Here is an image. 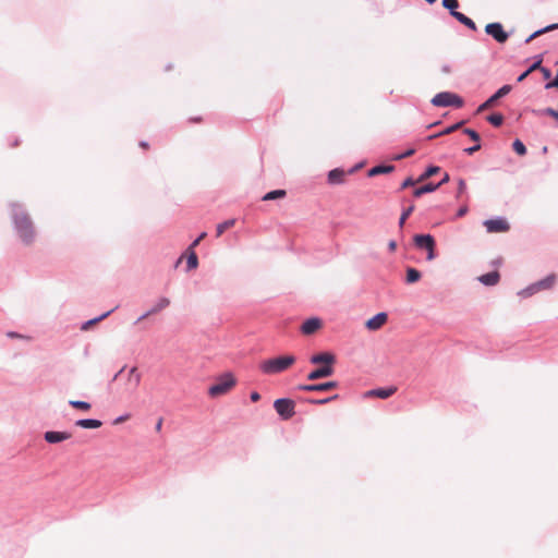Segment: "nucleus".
Segmentation results:
<instances>
[{
  "label": "nucleus",
  "instance_id": "obj_1",
  "mask_svg": "<svg viewBox=\"0 0 558 558\" xmlns=\"http://www.w3.org/2000/svg\"><path fill=\"white\" fill-rule=\"evenodd\" d=\"M296 359L294 355H281L263 361L259 369L266 375H277L289 369Z\"/></svg>",
  "mask_w": 558,
  "mask_h": 558
},
{
  "label": "nucleus",
  "instance_id": "obj_2",
  "mask_svg": "<svg viewBox=\"0 0 558 558\" xmlns=\"http://www.w3.org/2000/svg\"><path fill=\"white\" fill-rule=\"evenodd\" d=\"M14 223L21 240L25 244H31L35 238V230L29 217L24 213L14 215Z\"/></svg>",
  "mask_w": 558,
  "mask_h": 558
},
{
  "label": "nucleus",
  "instance_id": "obj_3",
  "mask_svg": "<svg viewBox=\"0 0 558 558\" xmlns=\"http://www.w3.org/2000/svg\"><path fill=\"white\" fill-rule=\"evenodd\" d=\"M236 384L235 377L231 373L221 375L216 384L210 386L208 393L210 397L216 398L229 392Z\"/></svg>",
  "mask_w": 558,
  "mask_h": 558
},
{
  "label": "nucleus",
  "instance_id": "obj_4",
  "mask_svg": "<svg viewBox=\"0 0 558 558\" xmlns=\"http://www.w3.org/2000/svg\"><path fill=\"white\" fill-rule=\"evenodd\" d=\"M413 241L417 248L425 250L427 252V260L432 262L436 258V242L430 234H416L414 235Z\"/></svg>",
  "mask_w": 558,
  "mask_h": 558
},
{
  "label": "nucleus",
  "instance_id": "obj_5",
  "mask_svg": "<svg viewBox=\"0 0 558 558\" xmlns=\"http://www.w3.org/2000/svg\"><path fill=\"white\" fill-rule=\"evenodd\" d=\"M432 104L436 107L453 106L460 108L463 106V99L457 94L442 92L433 97Z\"/></svg>",
  "mask_w": 558,
  "mask_h": 558
},
{
  "label": "nucleus",
  "instance_id": "obj_6",
  "mask_svg": "<svg viewBox=\"0 0 558 558\" xmlns=\"http://www.w3.org/2000/svg\"><path fill=\"white\" fill-rule=\"evenodd\" d=\"M274 408L283 420H289L295 414V402L292 399H277Z\"/></svg>",
  "mask_w": 558,
  "mask_h": 558
},
{
  "label": "nucleus",
  "instance_id": "obj_7",
  "mask_svg": "<svg viewBox=\"0 0 558 558\" xmlns=\"http://www.w3.org/2000/svg\"><path fill=\"white\" fill-rule=\"evenodd\" d=\"M485 32L490 35L498 43L504 44L508 40V33L505 32L500 23H489L485 26Z\"/></svg>",
  "mask_w": 558,
  "mask_h": 558
},
{
  "label": "nucleus",
  "instance_id": "obj_8",
  "mask_svg": "<svg viewBox=\"0 0 558 558\" xmlns=\"http://www.w3.org/2000/svg\"><path fill=\"white\" fill-rule=\"evenodd\" d=\"M484 226L489 233H502L510 229L507 220L502 218L489 219L484 221Z\"/></svg>",
  "mask_w": 558,
  "mask_h": 558
},
{
  "label": "nucleus",
  "instance_id": "obj_9",
  "mask_svg": "<svg viewBox=\"0 0 558 558\" xmlns=\"http://www.w3.org/2000/svg\"><path fill=\"white\" fill-rule=\"evenodd\" d=\"M556 282V275L551 274L547 276L545 279L532 284L526 289L529 295L538 292L541 290L550 289Z\"/></svg>",
  "mask_w": 558,
  "mask_h": 558
},
{
  "label": "nucleus",
  "instance_id": "obj_10",
  "mask_svg": "<svg viewBox=\"0 0 558 558\" xmlns=\"http://www.w3.org/2000/svg\"><path fill=\"white\" fill-rule=\"evenodd\" d=\"M338 387V383L337 381H327V383H323V384H311V385H300L298 387L299 390H302V391H329V390H333Z\"/></svg>",
  "mask_w": 558,
  "mask_h": 558
},
{
  "label": "nucleus",
  "instance_id": "obj_11",
  "mask_svg": "<svg viewBox=\"0 0 558 558\" xmlns=\"http://www.w3.org/2000/svg\"><path fill=\"white\" fill-rule=\"evenodd\" d=\"M335 369L331 365H323L307 375L308 380H317L320 378L329 377L333 374Z\"/></svg>",
  "mask_w": 558,
  "mask_h": 558
},
{
  "label": "nucleus",
  "instance_id": "obj_12",
  "mask_svg": "<svg viewBox=\"0 0 558 558\" xmlns=\"http://www.w3.org/2000/svg\"><path fill=\"white\" fill-rule=\"evenodd\" d=\"M310 361L312 364H322V366L323 365L333 366V364L336 362V356L330 352H322L318 354H314Z\"/></svg>",
  "mask_w": 558,
  "mask_h": 558
},
{
  "label": "nucleus",
  "instance_id": "obj_13",
  "mask_svg": "<svg viewBox=\"0 0 558 558\" xmlns=\"http://www.w3.org/2000/svg\"><path fill=\"white\" fill-rule=\"evenodd\" d=\"M323 324L319 318L313 317L310 319H306L303 325L301 326V331L304 335H313L317 330L322 328Z\"/></svg>",
  "mask_w": 558,
  "mask_h": 558
},
{
  "label": "nucleus",
  "instance_id": "obj_14",
  "mask_svg": "<svg viewBox=\"0 0 558 558\" xmlns=\"http://www.w3.org/2000/svg\"><path fill=\"white\" fill-rule=\"evenodd\" d=\"M387 318H388V316L386 313H378L375 316H373L372 318H369L365 323V326L369 330H378L386 324Z\"/></svg>",
  "mask_w": 558,
  "mask_h": 558
},
{
  "label": "nucleus",
  "instance_id": "obj_15",
  "mask_svg": "<svg viewBox=\"0 0 558 558\" xmlns=\"http://www.w3.org/2000/svg\"><path fill=\"white\" fill-rule=\"evenodd\" d=\"M71 436L72 435L66 432L49 430L45 433L44 438L49 444H57L70 439Z\"/></svg>",
  "mask_w": 558,
  "mask_h": 558
},
{
  "label": "nucleus",
  "instance_id": "obj_16",
  "mask_svg": "<svg viewBox=\"0 0 558 558\" xmlns=\"http://www.w3.org/2000/svg\"><path fill=\"white\" fill-rule=\"evenodd\" d=\"M397 391L396 387L378 388L366 392L367 397H377L380 399H387Z\"/></svg>",
  "mask_w": 558,
  "mask_h": 558
},
{
  "label": "nucleus",
  "instance_id": "obj_17",
  "mask_svg": "<svg viewBox=\"0 0 558 558\" xmlns=\"http://www.w3.org/2000/svg\"><path fill=\"white\" fill-rule=\"evenodd\" d=\"M347 173L342 169H333L328 173V183L331 185L342 184Z\"/></svg>",
  "mask_w": 558,
  "mask_h": 558
},
{
  "label": "nucleus",
  "instance_id": "obj_18",
  "mask_svg": "<svg viewBox=\"0 0 558 558\" xmlns=\"http://www.w3.org/2000/svg\"><path fill=\"white\" fill-rule=\"evenodd\" d=\"M170 304V300L168 298H161L159 301L154 305L151 310H149L147 313H145L143 316L140 317L138 320L145 319L149 315L157 314L163 308L168 307Z\"/></svg>",
  "mask_w": 558,
  "mask_h": 558
},
{
  "label": "nucleus",
  "instance_id": "obj_19",
  "mask_svg": "<svg viewBox=\"0 0 558 558\" xmlns=\"http://www.w3.org/2000/svg\"><path fill=\"white\" fill-rule=\"evenodd\" d=\"M500 275L498 271H492L485 275H482L478 280L485 286H495L499 282Z\"/></svg>",
  "mask_w": 558,
  "mask_h": 558
},
{
  "label": "nucleus",
  "instance_id": "obj_20",
  "mask_svg": "<svg viewBox=\"0 0 558 558\" xmlns=\"http://www.w3.org/2000/svg\"><path fill=\"white\" fill-rule=\"evenodd\" d=\"M75 425L82 428H99L102 425V423L99 420L83 418L76 421Z\"/></svg>",
  "mask_w": 558,
  "mask_h": 558
},
{
  "label": "nucleus",
  "instance_id": "obj_21",
  "mask_svg": "<svg viewBox=\"0 0 558 558\" xmlns=\"http://www.w3.org/2000/svg\"><path fill=\"white\" fill-rule=\"evenodd\" d=\"M452 16L472 31H476L475 23L461 12H452Z\"/></svg>",
  "mask_w": 558,
  "mask_h": 558
},
{
  "label": "nucleus",
  "instance_id": "obj_22",
  "mask_svg": "<svg viewBox=\"0 0 558 558\" xmlns=\"http://www.w3.org/2000/svg\"><path fill=\"white\" fill-rule=\"evenodd\" d=\"M438 187H439V184L427 183L421 187L415 189L413 191V196L421 197L423 194L432 193V192L436 191Z\"/></svg>",
  "mask_w": 558,
  "mask_h": 558
},
{
  "label": "nucleus",
  "instance_id": "obj_23",
  "mask_svg": "<svg viewBox=\"0 0 558 558\" xmlns=\"http://www.w3.org/2000/svg\"><path fill=\"white\" fill-rule=\"evenodd\" d=\"M393 170V166L380 165L373 167L368 170V177H375L384 173H389Z\"/></svg>",
  "mask_w": 558,
  "mask_h": 558
},
{
  "label": "nucleus",
  "instance_id": "obj_24",
  "mask_svg": "<svg viewBox=\"0 0 558 558\" xmlns=\"http://www.w3.org/2000/svg\"><path fill=\"white\" fill-rule=\"evenodd\" d=\"M439 171H440V168H439V167H437V166H430V167H428V168L425 170V172H424V173H422V174L417 178L416 182H420V183H421V182H424V181H426L427 179H429L430 177H433V175L437 174Z\"/></svg>",
  "mask_w": 558,
  "mask_h": 558
},
{
  "label": "nucleus",
  "instance_id": "obj_25",
  "mask_svg": "<svg viewBox=\"0 0 558 558\" xmlns=\"http://www.w3.org/2000/svg\"><path fill=\"white\" fill-rule=\"evenodd\" d=\"M287 195L284 190H275L270 191L263 196V201H272L278 198H283Z\"/></svg>",
  "mask_w": 558,
  "mask_h": 558
},
{
  "label": "nucleus",
  "instance_id": "obj_26",
  "mask_svg": "<svg viewBox=\"0 0 558 558\" xmlns=\"http://www.w3.org/2000/svg\"><path fill=\"white\" fill-rule=\"evenodd\" d=\"M421 279V272L412 267L407 269V282L414 283Z\"/></svg>",
  "mask_w": 558,
  "mask_h": 558
},
{
  "label": "nucleus",
  "instance_id": "obj_27",
  "mask_svg": "<svg viewBox=\"0 0 558 558\" xmlns=\"http://www.w3.org/2000/svg\"><path fill=\"white\" fill-rule=\"evenodd\" d=\"M198 265L197 255L194 250L189 248L187 250V268L189 269H195Z\"/></svg>",
  "mask_w": 558,
  "mask_h": 558
},
{
  "label": "nucleus",
  "instance_id": "obj_28",
  "mask_svg": "<svg viewBox=\"0 0 558 558\" xmlns=\"http://www.w3.org/2000/svg\"><path fill=\"white\" fill-rule=\"evenodd\" d=\"M235 223V219L226 220L217 226L216 235L220 236L226 230L232 228Z\"/></svg>",
  "mask_w": 558,
  "mask_h": 558
},
{
  "label": "nucleus",
  "instance_id": "obj_29",
  "mask_svg": "<svg viewBox=\"0 0 558 558\" xmlns=\"http://www.w3.org/2000/svg\"><path fill=\"white\" fill-rule=\"evenodd\" d=\"M558 28V24H551V25H548L546 26L545 28L543 29H539V31H536L535 33H533L527 39H526V43H530L532 41L534 38L538 37L539 35L542 34H545L547 32H550V31H554Z\"/></svg>",
  "mask_w": 558,
  "mask_h": 558
},
{
  "label": "nucleus",
  "instance_id": "obj_30",
  "mask_svg": "<svg viewBox=\"0 0 558 558\" xmlns=\"http://www.w3.org/2000/svg\"><path fill=\"white\" fill-rule=\"evenodd\" d=\"M69 403H70L71 407H73L75 409H78V410H82L84 412L89 411L90 408H92L90 403H88L86 401L71 400Z\"/></svg>",
  "mask_w": 558,
  "mask_h": 558
},
{
  "label": "nucleus",
  "instance_id": "obj_31",
  "mask_svg": "<svg viewBox=\"0 0 558 558\" xmlns=\"http://www.w3.org/2000/svg\"><path fill=\"white\" fill-rule=\"evenodd\" d=\"M414 205L411 204L407 209L403 210V213L400 216L399 219V227L403 228L405 220L409 218V216L414 211Z\"/></svg>",
  "mask_w": 558,
  "mask_h": 558
},
{
  "label": "nucleus",
  "instance_id": "obj_32",
  "mask_svg": "<svg viewBox=\"0 0 558 558\" xmlns=\"http://www.w3.org/2000/svg\"><path fill=\"white\" fill-rule=\"evenodd\" d=\"M129 379L133 381L134 387H137L141 381V375L136 367H132L129 372Z\"/></svg>",
  "mask_w": 558,
  "mask_h": 558
},
{
  "label": "nucleus",
  "instance_id": "obj_33",
  "mask_svg": "<svg viewBox=\"0 0 558 558\" xmlns=\"http://www.w3.org/2000/svg\"><path fill=\"white\" fill-rule=\"evenodd\" d=\"M489 123L494 126H500L504 122V116L500 113H494L487 117Z\"/></svg>",
  "mask_w": 558,
  "mask_h": 558
},
{
  "label": "nucleus",
  "instance_id": "obj_34",
  "mask_svg": "<svg viewBox=\"0 0 558 558\" xmlns=\"http://www.w3.org/2000/svg\"><path fill=\"white\" fill-rule=\"evenodd\" d=\"M512 147H513V150L520 156H523L526 154V147L520 140H515L512 144Z\"/></svg>",
  "mask_w": 558,
  "mask_h": 558
},
{
  "label": "nucleus",
  "instance_id": "obj_35",
  "mask_svg": "<svg viewBox=\"0 0 558 558\" xmlns=\"http://www.w3.org/2000/svg\"><path fill=\"white\" fill-rule=\"evenodd\" d=\"M461 124H462V123H457V124H454V125H451V126L447 128L446 130L441 131V132H440V133H438V134H434V135L428 136V140H433V138L438 137V136H440V135L450 134V133H452L453 131L458 130V129L461 126Z\"/></svg>",
  "mask_w": 558,
  "mask_h": 558
},
{
  "label": "nucleus",
  "instance_id": "obj_36",
  "mask_svg": "<svg viewBox=\"0 0 558 558\" xmlns=\"http://www.w3.org/2000/svg\"><path fill=\"white\" fill-rule=\"evenodd\" d=\"M442 5L450 10V13L457 12L456 9L459 7L458 0H442Z\"/></svg>",
  "mask_w": 558,
  "mask_h": 558
},
{
  "label": "nucleus",
  "instance_id": "obj_37",
  "mask_svg": "<svg viewBox=\"0 0 558 558\" xmlns=\"http://www.w3.org/2000/svg\"><path fill=\"white\" fill-rule=\"evenodd\" d=\"M511 90V86L510 85H504L501 88H499L495 94V98L498 100L499 98L506 96L507 94H509Z\"/></svg>",
  "mask_w": 558,
  "mask_h": 558
},
{
  "label": "nucleus",
  "instance_id": "obj_38",
  "mask_svg": "<svg viewBox=\"0 0 558 558\" xmlns=\"http://www.w3.org/2000/svg\"><path fill=\"white\" fill-rule=\"evenodd\" d=\"M497 101L495 96L493 95L490 98H488L481 107L480 110H485L494 106V104Z\"/></svg>",
  "mask_w": 558,
  "mask_h": 558
},
{
  "label": "nucleus",
  "instance_id": "obj_39",
  "mask_svg": "<svg viewBox=\"0 0 558 558\" xmlns=\"http://www.w3.org/2000/svg\"><path fill=\"white\" fill-rule=\"evenodd\" d=\"M463 132L466 135H469L474 142H476V143L480 142V134L477 132H475L474 130L465 129Z\"/></svg>",
  "mask_w": 558,
  "mask_h": 558
},
{
  "label": "nucleus",
  "instance_id": "obj_40",
  "mask_svg": "<svg viewBox=\"0 0 558 558\" xmlns=\"http://www.w3.org/2000/svg\"><path fill=\"white\" fill-rule=\"evenodd\" d=\"M337 398H338V395H335V396L326 398V399L310 400V402L313 403V404H325V403H328L331 400H335Z\"/></svg>",
  "mask_w": 558,
  "mask_h": 558
},
{
  "label": "nucleus",
  "instance_id": "obj_41",
  "mask_svg": "<svg viewBox=\"0 0 558 558\" xmlns=\"http://www.w3.org/2000/svg\"><path fill=\"white\" fill-rule=\"evenodd\" d=\"M109 314H110V312H107V313L102 314L100 317H98V318H95V319H92V320L87 322V323L83 326V329H87V327H88L89 325H93V324H95V323H97V322L102 320V319H104V318H106Z\"/></svg>",
  "mask_w": 558,
  "mask_h": 558
},
{
  "label": "nucleus",
  "instance_id": "obj_42",
  "mask_svg": "<svg viewBox=\"0 0 558 558\" xmlns=\"http://www.w3.org/2000/svg\"><path fill=\"white\" fill-rule=\"evenodd\" d=\"M206 235H207L206 232L201 233L199 236L190 245L189 248L194 250L201 243V241L206 238Z\"/></svg>",
  "mask_w": 558,
  "mask_h": 558
},
{
  "label": "nucleus",
  "instance_id": "obj_43",
  "mask_svg": "<svg viewBox=\"0 0 558 558\" xmlns=\"http://www.w3.org/2000/svg\"><path fill=\"white\" fill-rule=\"evenodd\" d=\"M416 183H417V182H416V180H413L412 178H407V179L402 182V184H401V189H407V187L412 186V185H414V184H416Z\"/></svg>",
  "mask_w": 558,
  "mask_h": 558
},
{
  "label": "nucleus",
  "instance_id": "obj_44",
  "mask_svg": "<svg viewBox=\"0 0 558 558\" xmlns=\"http://www.w3.org/2000/svg\"><path fill=\"white\" fill-rule=\"evenodd\" d=\"M545 113L551 118H554L555 120H558V111H556L555 109L553 108H547L545 109Z\"/></svg>",
  "mask_w": 558,
  "mask_h": 558
},
{
  "label": "nucleus",
  "instance_id": "obj_45",
  "mask_svg": "<svg viewBox=\"0 0 558 558\" xmlns=\"http://www.w3.org/2000/svg\"><path fill=\"white\" fill-rule=\"evenodd\" d=\"M466 189V183L463 179L459 180L458 196H460Z\"/></svg>",
  "mask_w": 558,
  "mask_h": 558
},
{
  "label": "nucleus",
  "instance_id": "obj_46",
  "mask_svg": "<svg viewBox=\"0 0 558 558\" xmlns=\"http://www.w3.org/2000/svg\"><path fill=\"white\" fill-rule=\"evenodd\" d=\"M415 153L414 149H408L407 151H404L403 154L399 155L396 157L397 160H400V159H403V158H407V157H410L412 156L413 154Z\"/></svg>",
  "mask_w": 558,
  "mask_h": 558
},
{
  "label": "nucleus",
  "instance_id": "obj_47",
  "mask_svg": "<svg viewBox=\"0 0 558 558\" xmlns=\"http://www.w3.org/2000/svg\"><path fill=\"white\" fill-rule=\"evenodd\" d=\"M481 149V145L477 143L476 145L472 146V147H469L466 148L464 151L469 155H472L474 154L475 151L480 150Z\"/></svg>",
  "mask_w": 558,
  "mask_h": 558
},
{
  "label": "nucleus",
  "instance_id": "obj_48",
  "mask_svg": "<svg viewBox=\"0 0 558 558\" xmlns=\"http://www.w3.org/2000/svg\"><path fill=\"white\" fill-rule=\"evenodd\" d=\"M541 64H542V60H538L536 61L535 63H533L527 70L530 71V73H532L533 71L539 69L541 70Z\"/></svg>",
  "mask_w": 558,
  "mask_h": 558
},
{
  "label": "nucleus",
  "instance_id": "obj_49",
  "mask_svg": "<svg viewBox=\"0 0 558 558\" xmlns=\"http://www.w3.org/2000/svg\"><path fill=\"white\" fill-rule=\"evenodd\" d=\"M550 87H557L558 88V70H557L556 78L553 82L547 83V85H546V88H550Z\"/></svg>",
  "mask_w": 558,
  "mask_h": 558
},
{
  "label": "nucleus",
  "instance_id": "obj_50",
  "mask_svg": "<svg viewBox=\"0 0 558 558\" xmlns=\"http://www.w3.org/2000/svg\"><path fill=\"white\" fill-rule=\"evenodd\" d=\"M259 399H260V395L258 392L254 391L251 393V400L253 402H257Z\"/></svg>",
  "mask_w": 558,
  "mask_h": 558
},
{
  "label": "nucleus",
  "instance_id": "obj_51",
  "mask_svg": "<svg viewBox=\"0 0 558 558\" xmlns=\"http://www.w3.org/2000/svg\"><path fill=\"white\" fill-rule=\"evenodd\" d=\"M441 71H442V73H445V74H449V73H451V66H450L449 64H444V65L441 66Z\"/></svg>",
  "mask_w": 558,
  "mask_h": 558
},
{
  "label": "nucleus",
  "instance_id": "obj_52",
  "mask_svg": "<svg viewBox=\"0 0 558 558\" xmlns=\"http://www.w3.org/2000/svg\"><path fill=\"white\" fill-rule=\"evenodd\" d=\"M388 247H389V251L390 252H395L396 248H397V243L396 241L391 240L389 243H388Z\"/></svg>",
  "mask_w": 558,
  "mask_h": 558
},
{
  "label": "nucleus",
  "instance_id": "obj_53",
  "mask_svg": "<svg viewBox=\"0 0 558 558\" xmlns=\"http://www.w3.org/2000/svg\"><path fill=\"white\" fill-rule=\"evenodd\" d=\"M541 71L544 75L545 78H549L550 77V71L546 68H541Z\"/></svg>",
  "mask_w": 558,
  "mask_h": 558
},
{
  "label": "nucleus",
  "instance_id": "obj_54",
  "mask_svg": "<svg viewBox=\"0 0 558 558\" xmlns=\"http://www.w3.org/2000/svg\"><path fill=\"white\" fill-rule=\"evenodd\" d=\"M128 418H129V415L119 416L118 418L114 420V424H120V423L126 421Z\"/></svg>",
  "mask_w": 558,
  "mask_h": 558
},
{
  "label": "nucleus",
  "instance_id": "obj_55",
  "mask_svg": "<svg viewBox=\"0 0 558 558\" xmlns=\"http://www.w3.org/2000/svg\"><path fill=\"white\" fill-rule=\"evenodd\" d=\"M466 211H468V207H462L458 210L457 216L462 217L466 214Z\"/></svg>",
  "mask_w": 558,
  "mask_h": 558
},
{
  "label": "nucleus",
  "instance_id": "obj_56",
  "mask_svg": "<svg viewBox=\"0 0 558 558\" xmlns=\"http://www.w3.org/2000/svg\"><path fill=\"white\" fill-rule=\"evenodd\" d=\"M530 74V71L526 70L524 73H522L519 77H518V81L519 82H522L523 80H525L527 77V75Z\"/></svg>",
  "mask_w": 558,
  "mask_h": 558
},
{
  "label": "nucleus",
  "instance_id": "obj_57",
  "mask_svg": "<svg viewBox=\"0 0 558 558\" xmlns=\"http://www.w3.org/2000/svg\"><path fill=\"white\" fill-rule=\"evenodd\" d=\"M448 181H449V174L445 173L442 180L438 184H439V186H441L442 184L447 183Z\"/></svg>",
  "mask_w": 558,
  "mask_h": 558
},
{
  "label": "nucleus",
  "instance_id": "obj_58",
  "mask_svg": "<svg viewBox=\"0 0 558 558\" xmlns=\"http://www.w3.org/2000/svg\"><path fill=\"white\" fill-rule=\"evenodd\" d=\"M161 426H162V418H159L156 424V430L159 432L161 429Z\"/></svg>",
  "mask_w": 558,
  "mask_h": 558
},
{
  "label": "nucleus",
  "instance_id": "obj_59",
  "mask_svg": "<svg viewBox=\"0 0 558 558\" xmlns=\"http://www.w3.org/2000/svg\"><path fill=\"white\" fill-rule=\"evenodd\" d=\"M140 146L144 149H147L148 148V143L147 142H141L140 143Z\"/></svg>",
  "mask_w": 558,
  "mask_h": 558
},
{
  "label": "nucleus",
  "instance_id": "obj_60",
  "mask_svg": "<svg viewBox=\"0 0 558 558\" xmlns=\"http://www.w3.org/2000/svg\"><path fill=\"white\" fill-rule=\"evenodd\" d=\"M8 336L12 337V338H21L22 337V336L15 333V332H9Z\"/></svg>",
  "mask_w": 558,
  "mask_h": 558
},
{
  "label": "nucleus",
  "instance_id": "obj_61",
  "mask_svg": "<svg viewBox=\"0 0 558 558\" xmlns=\"http://www.w3.org/2000/svg\"><path fill=\"white\" fill-rule=\"evenodd\" d=\"M426 1H427L428 3H430V4H432V3H434V2H436V0H426Z\"/></svg>",
  "mask_w": 558,
  "mask_h": 558
}]
</instances>
